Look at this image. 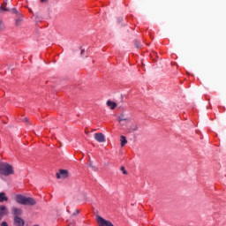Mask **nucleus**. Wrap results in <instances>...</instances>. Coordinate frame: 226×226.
<instances>
[{
    "mask_svg": "<svg viewBox=\"0 0 226 226\" xmlns=\"http://www.w3.org/2000/svg\"><path fill=\"white\" fill-rule=\"evenodd\" d=\"M15 200L18 204H21L22 206H34L36 204V200H34V199L22 194H17Z\"/></svg>",
    "mask_w": 226,
    "mask_h": 226,
    "instance_id": "1",
    "label": "nucleus"
},
{
    "mask_svg": "<svg viewBox=\"0 0 226 226\" xmlns=\"http://www.w3.org/2000/svg\"><path fill=\"white\" fill-rule=\"evenodd\" d=\"M13 174V167L8 162H0V175L10 176Z\"/></svg>",
    "mask_w": 226,
    "mask_h": 226,
    "instance_id": "2",
    "label": "nucleus"
},
{
    "mask_svg": "<svg viewBox=\"0 0 226 226\" xmlns=\"http://www.w3.org/2000/svg\"><path fill=\"white\" fill-rule=\"evenodd\" d=\"M97 223L99 226H114L110 221H107L100 215L97 216Z\"/></svg>",
    "mask_w": 226,
    "mask_h": 226,
    "instance_id": "3",
    "label": "nucleus"
},
{
    "mask_svg": "<svg viewBox=\"0 0 226 226\" xmlns=\"http://www.w3.org/2000/svg\"><path fill=\"white\" fill-rule=\"evenodd\" d=\"M68 177V170H60L58 173H56L57 179H66Z\"/></svg>",
    "mask_w": 226,
    "mask_h": 226,
    "instance_id": "4",
    "label": "nucleus"
},
{
    "mask_svg": "<svg viewBox=\"0 0 226 226\" xmlns=\"http://www.w3.org/2000/svg\"><path fill=\"white\" fill-rule=\"evenodd\" d=\"M118 122L121 124V126H124L126 124H129L130 119L129 118H124V116H120L118 118Z\"/></svg>",
    "mask_w": 226,
    "mask_h": 226,
    "instance_id": "5",
    "label": "nucleus"
},
{
    "mask_svg": "<svg viewBox=\"0 0 226 226\" xmlns=\"http://www.w3.org/2000/svg\"><path fill=\"white\" fill-rule=\"evenodd\" d=\"M14 224L17 226H24V224H25L24 219H22L19 216H15L14 217Z\"/></svg>",
    "mask_w": 226,
    "mask_h": 226,
    "instance_id": "6",
    "label": "nucleus"
},
{
    "mask_svg": "<svg viewBox=\"0 0 226 226\" xmlns=\"http://www.w3.org/2000/svg\"><path fill=\"white\" fill-rule=\"evenodd\" d=\"M94 139L97 140V142H105V136L103 133H95Z\"/></svg>",
    "mask_w": 226,
    "mask_h": 226,
    "instance_id": "7",
    "label": "nucleus"
},
{
    "mask_svg": "<svg viewBox=\"0 0 226 226\" xmlns=\"http://www.w3.org/2000/svg\"><path fill=\"white\" fill-rule=\"evenodd\" d=\"M12 215H14V216H20V215H22V209L13 207L12 208Z\"/></svg>",
    "mask_w": 226,
    "mask_h": 226,
    "instance_id": "8",
    "label": "nucleus"
},
{
    "mask_svg": "<svg viewBox=\"0 0 226 226\" xmlns=\"http://www.w3.org/2000/svg\"><path fill=\"white\" fill-rule=\"evenodd\" d=\"M137 130H139V126L137 125V124H132L131 127L128 128L130 133H132V132H137Z\"/></svg>",
    "mask_w": 226,
    "mask_h": 226,
    "instance_id": "9",
    "label": "nucleus"
},
{
    "mask_svg": "<svg viewBox=\"0 0 226 226\" xmlns=\"http://www.w3.org/2000/svg\"><path fill=\"white\" fill-rule=\"evenodd\" d=\"M107 105L109 107V109H111V110H114V109L117 107V104L112 101H108Z\"/></svg>",
    "mask_w": 226,
    "mask_h": 226,
    "instance_id": "10",
    "label": "nucleus"
},
{
    "mask_svg": "<svg viewBox=\"0 0 226 226\" xmlns=\"http://www.w3.org/2000/svg\"><path fill=\"white\" fill-rule=\"evenodd\" d=\"M120 142H121V147H124L126 144H128V140L126 139V137L121 136L120 137Z\"/></svg>",
    "mask_w": 226,
    "mask_h": 226,
    "instance_id": "11",
    "label": "nucleus"
},
{
    "mask_svg": "<svg viewBox=\"0 0 226 226\" xmlns=\"http://www.w3.org/2000/svg\"><path fill=\"white\" fill-rule=\"evenodd\" d=\"M0 202H8V198L5 192H0Z\"/></svg>",
    "mask_w": 226,
    "mask_h": 226,
    "instance_id": "12",
    "label": "nucleus"
},
{
    "mask_svg": "<svg viewBox=\"0 0 226 226\" xmlns=\"http://www.w3.org/2000/svg\"><path fill=\"white\" fill-rule=\"evenodd\" d=\"M8 215V209L4 206H0V215Z\"/></svg>",
    "mask_w": 226,
    "mask_h": 226,
    "instance_id": "13",
    "label": "nucleus"
},
{
    "mask_svg": "<svg viewBox=\"0 0 226 226\" xmlns=\"http://www.w3.org/2000/svg\"><path fill=\"white\" fill-rule=\"evenodd\" d=\"M20 22H22V15L19 14L18 19H16V26H19Z\"/></svg>",
    "mask_w": 226,
    "mask_h": 226,
    "instance_id": "14",
    "label": "nucleus"
},
{
    "mask_svg": "<svg viewBox=\"0 0 226 226\" xmlns=\"http://www.w3.org/2000/svg\"><path fill=\"white\" fill-rule=\"evenodd\" d=\"M6 3H4L2 4V6H0V10H2L3 11H10V9L6 8Z\"/></svg>",
    "mask_w": 226,
    "mask_h": 226,
    "instance_id": "15",
    "label": "nucleus"
},
{
    "mask_svg": "<svg viewBox=\"0 0 226 226\" xmlns=\"http://www.w3.org/2000/svg\"><path fill=\"white\" fill-rule=\"evenodd\" d=\"M120 170L123 172V174L126 175L128 174V172L126 171V169L124 168V166H122Z\"/></svg>",
    "mask_w": 226,
    "mask_h": 226,
    "instance_id": "16",
    "label": "nucleus"
},
{
    "mask_svg": "<svg viewBox=\"0 0 226 226\" xmlns=\"http://www.w3.org/2000/svg\"><path fill=\"white\" fill-rule=\"evenodd\" d=\"M1 226H8V223H7L6 222H3L1 223Z\"/></svg>",
    "mask_w": 226,
    "mask_h": 226,
    "instance_id": "17",
    "label": "nucleus"
},
{
    "mask_svg": "<svg viewBox=\"0 0 226 226\" xmlns=\"http://www.w3.org/2000/svg\"><path fill=\"white\" fill-rule=\"evenodd\" d=\"M23 121H25L26 123H27L29 121V119H27V117H24Z\"/></svg>",
    "mask_w": 226,
    "mask_h": 226,
    "instance_id": "18",
    "label": "nucleus"
},
{
    "mask_svg": "<svg viewBox=\"0 0 226 226\" xmlns=\"http://www.w3.org/2000/svg\"><path fill=\"white\" fill-rule=\"evenodd\" d=\"M68 226H75L73 222H70Z\"/></svg>",
    "mask_w": 226,
    "mask_h": 226,
    "instance_id": "19",
    "label": "nucleus"
},
{
    "mask_svg": "<svg viewBox=\"0 0 226 226\" xmlns=\"http://www.w3.org/2000/svg\"><path fill=\"white\" fill-rule=\"evenodd\" d=\"M79 211L76 210V213H74V215H79Z\"/></svg>",
    "mask_w": 226,
    "mask_h": 226,
    "instance_id": "20",
    "label": "nucleus"
},
{
    "mask_svg": "<svg viewBox=\"0 0 226 226\" xmlns=\"http://www.w3.org/2000/svg\"><path fill=\"white\" fill-rule=\"evenodd\" d=\"M2 25H3V21L0 20V27H1Z\"/></svg>",
    "mask_w": 226,
    "mask_h": 226,
    "instance_id": "21",
    "label": "nucleus"
},
{
    "mask_svg": "<svg viewBox=\"0 0 226 226\" xmlns=\"http://www.w3.org/2000/svg\"><path fill=\"white\" fill-rule=\"evenodd\" d=\"M43 2H45V0H41V3H43Z\"/></svg>",
    "mask_w": 226,
    "mask_h": 226,
    "instance_id": "22",
    "label": "nucleus"
},
{
    "mask_svg": "<svg viewBox=\"0 0 226 226\" xmlns=\"http://www.w3.org/2000/svg\"><path fill=\"white\" fill-rule=\"evenodd\" d=\"M81 54H84V50H81Z\"/></svg>",
    "mask_w": 226,
    "mask_h": 226,
    "instance_id": "23",
    "label": "nucleus"
}]
</instances>
